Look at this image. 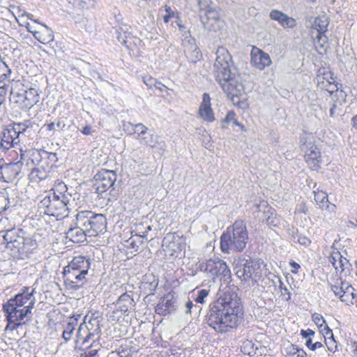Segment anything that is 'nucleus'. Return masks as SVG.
Here are the masks:
<instances>
[{
  "label": "nucleus",
  "instance_id": "f257e3e1",
  "mask_svg": "<svg viewBox=\"0 0 357 357\" xmlns=\"http://www.w3.org/2000/svg\"><path fill=\"white\" fill-rule=\"evenodd\" d=\"M214 74L216 81L231 100L234 105L244 109L247 107L245 87L242 77L234 66L228 50L219 47L215 52Z\"/></svg>",
  "mask_w": 357,
  "mask_h": 357
},
{
  "label": "nucleus",
  "instance_id": "f03ea898",
  "mask_svg": "<svg viewBox=\"0 0 357 357\" xmlns=\"http://www.w3.org/2000/svg\"><path fill=\"white\" fill-rule=\"evenodd\" d=\"M243 316V306L237 294L225 292L210 304L206 321L216 332L226 333L236 327Z\"/></svg>",
  "mask_w": 357,
  "mask_h": 357
},
{
  "label": "nucleus",
  "instance_id": "7ed1b4c3",
  "mask_svg": "<svg viewBox=\"0 0 357 357\" xmlns=\"http://www.w3.org/2000/svg\"><path fill=\"white\" fill-rule=\"evenodd\" d=\"M33 293L34 289L25 287L22 292L3 304V310L8 321L6 328L15 330L31 319L32 309L36 303Z\"/></svg>",
  "mask_w": 357,
  "mask_h": 357
},
{
  "label": "nucleus",
  "instance_id": "20e7f679",
  "mask_svg": "<svg viewBox=\"0 0 357 357\" xmlns=\"http://www.w3.org/2000/svg\"><path fill=\"white\" fill-rule=\"evenodd\" d=\"M248 241V233L246 224L244 221L238 220L221 236L220 248L225 253H229L231 250L242 252Z\"/></svg>",
  "mask_w": 357,
  "mask_h": 357
},
{
  "label": "nucleus",
  "instance_id": "39448f33",
  "mask_svg": "<svg viewBox=\"0 0 357 357\" xmlns=\"http://www.w3.org/2000/svg\"><path fill=\"white\" fill-rule=\"evenodd\" d=\"M70 200L71 195L66 192H50L40 202L38 207L44 214L61 219L68 215Z\"/></svg>",
  "mask_w": 357,
  "mask_h": 357
},
{
  "label": "nucleus",
  "instance_id": "423d86ee",
  "mask_svg": "<svg viewBox=\"0 0 357 357\" xmlns=\"http://www.w3.org/2000/svg\"><path fill=\"white\" fill-rule=\"evenodd\" d=\"M76 225L83 227L89 236H97L105 232L107 218L101 213L81 211L76 215Z\"/></svg>",
  "mask_w": 357,
  "mask_h": 357
},
{
  "label": "nucleus",
  "instance_id": "0eeeda50",
  "mask_svg": "<svg viewBox=\"0 0 357 357\" xmlns=\"http://www.w3.org/2000/svg\"><path fill=\"white\" fill-rule=\"evenodd\" d=\"M199 13L201 21L206 29L218 31L223 26L220 18L219 8L212 0H198Z\"/></svg>",
  "mask_w": 357,
  "mask_h": 357
},
{
  "label": "nucleus",
  "instance_id": "6e6552de",
  "mask_svg": "<svg viewBox=\"0 0 357 357\" xmlns=\"http://www.w3.org/2000/svg\"><path fill=\"white\" fill-rule=\"evenodd\" d=\"M301 147L305 153V160L312 170H317L321 165V155L319 149L314 144V138L312 133L305 132L301 136Z\"/></svg>",
  "mask_w": 357,
  "mask_h": 357
},
{
  "label": "nucleus",
  "instance_id": "1a4fd4ad",
  "mask_svg": "<svg viewBox=\"0 0 357 357\" xmlns=\"http://www.w3.org/2000/svg\"><path fill=\"white\" fill-rule=\"evenodd\" d=\"M10 93V100L22 110H29L39 101L38 90L33 88L28 90L22 89L17 91L12 89Z\"/></svg>",
  "mask_w": 357,
  "mask_h": 357
},
{
  "label": "nucleus",
  "instance_id": "9d476101",
  "mask_svg": "<svg viewBox=\"0 0 357 357\" xmlns=\"http://www.w3.org/2000/svg\"><path fill=\"white\" fill-rule=\"evenodd\" d=\"M100 333V324L98 318L91 317L86 321V317H85L84 321L79 326L77 337L78 340H82V344L84 345L90 340L93 341L95 339H99Z\"/></svg>",
  "mask_w": 357,
  "mask_h": 357
},
{
  "label": "nucleus",
  "instance_id": "9b49d317",
  "mask_svg": "<svg viewBox=\"0 0 357 357\" xmlns=\"http://www.w3.org/2000/svg\"><path fill=\"white\" fill-rule=\"evenodd\" d=\"M236 275L245 282L253 285L261 277L259 264L257 261L245 260L235 267Z\"/></svg>",
  "mask_w": 357,
  "mask_h": 357
},
{
  "label": "nucleus",
  "instance_id": "f8f14e48",
  "mask_svg": "<svg viewBox=\"0 0 357 357\" xmlns=\"http://www.w3.org/2000/svg\"><path fill=\"white\" fill-rule=\"evenodd\" d=\"M208 276L215 280L220 278V280L227 281L230 278L231 272L227 264L218 258L210 259L202 266Z\"/></svg>",
  "mask_w": 357,
  "mask_h": 357
},
{
  "label": "nucleus",
  "instance_id": "ddd939ff",
  "mask_svg": "<svg viewBox=\"0 0 357 357\" xmlns=\"http://www.w3.org/2000/svg\"><path fill=\"white\" fill-rule=\"evenodd\" d=\"M331 290L335 296L347 305H353L356 294L354 289L348 282L337 279L335 284L331 285Z\"/></svg>",
  "mask_w": 357,
  "mask_h": 357
},
{
  "label": "nucleus",
  "instance_id": "4468645a",
  "mask_svg": "<svg viewBox=\"0 0 357 357\" xmlns=\"http://www.w3.org/2000/svg\"><path fill=\"white\" fill-rule=\"evenodd\" d=\"M329 74L324 73L322 76H318V86L330 93L331 100H335V102H340V105H342L345 102L346 94L343 91L338 90L337 86L334 84L335 81L331 82L328 80Z\"/></svg>",
  "mask_w": 357,
  "mask_h": 357
},
{
  "label": "nucleus",
  "instance_id": "2eb2a0df",
  "mask_svg": "<svg viewBox=\"0 0 357 357\" xmlns=\"http://www.w3.org/2000/svg\"><path fill=\"white\" fill-rule=\"evenodd\" d=\"M96 191L102 194L112 188L116 181V174L114 171L102 169L94 176Z\"/></svg>",
  "mask_w": 357,
  "mask_h": 357
},
{
  "label": "nucleus",
  "instance_id": "dca6fc26",
  "mask_svg": "<svg viewBox=\"0 0 357 357\" xmlns=\"http://www.w3.org/2000/svg\"><path fill=\"white\" fill-rule=\"evenodd\" d=\"M57 161L58 157L56 153L48 152L43 149L32 150L29 152L27 165H29L30 163L38 164V162H41L45 164L47 167H49V163L52 167L55 165Z\"/></svg>",
  "mask_w": 357,
  "mask_h": 357
},
{
  "label": "nucleus",
  "instance_id": "f3484780",
  "mask_svg": "<svg viewBox=\"0 0 357 357\" xmlns=\"http://www.w3.org/2000/svg\"><path fill=\"white\" fill-rule=\"evenodd\" d=\"M24 154H21V160L16 162L5 163L0 166V179L4 182L10 183L19 175L22 170Z\"/></svg>",
  "mask_w": 357,
  "mask_h": 357
},
{
  "label": "nucleus",
  "instance_id": "a211bd4d",
  "mask_svg": "<svg viewBox=\"0 0 357 357\" xmlns=\"http://www.w3.org/2000/svg\"><path fill=\"white\" fill-rule=\"evenodd\" d=\"M314 201L318 207L322 211H325L326 214L325 216H328V219L332 220L335 217L336 214V206L334 204H331L328 202V195L326 192L318 190L314 192Z\"/></svg>",
  "mask_w": 357,
  "mask_h": 357
},
{
  "label": "nucleus",
  "instance_id": "6ab92c4d",
  "mask_svg": "<svg viewBox=\"0 0 357 357\" xmlns=\"http://www.w3.org/2000/svg\"><path fill=\"white\" fill-rule=\"evenodd\" d=\"M250 56L252 65L260 70L269 66L272 63L269 54L257 47H252Z\"/></svg>",
  "mask_w": 357,
  "mask_h": 357
},
{
  "label": "nucleus",
  "instance_id": "aec40b11",
  "mask_svg": "<svg viewBox=\"0 0 357 357\" xmlns=\"http://www.w3.org/2000/svg\"><path fill=\"white\" fill-rule=\"evenodd\" d=\"M182 45L183 52L190 62H195L202 57V54L197 48L194 38L190 36H185Z\"/></svg>",
  "mask_w": 357,
  "mask_h": 357
},
{
  "label": "nucleus",
  "instance_id": "412c9836",
  "mask_svg": "<svg viewBox=\"0 0 357 357\" xmlns=\"http://www.w3.org/2000/svg\"><path fill=\"white\" fill-rule=\"evenodd\" d=\"M199 116L206 121L212 122L215 120L208 93H204L202 96V101L199 109Z\"/></svg>",
  "mask_w": 357,
  "mask_h": 357
},
{
  "label": "nucleus",
  "instance_id": "4be33fe9",
  "mask_svg": "<svg viewBox=\"0 0 357 357\" xmlns=\"http://www.w3.org/2000/svg\"><path fill=\"white\" fill-rule=\"evenodd\" d=\"M19 142V136L13 128L4 129L1 134L0 146L5 150L13 147Z\"/></svg>",
  "mask_w": 357,
  "mask_h": 357
},
{
  "label": "nucleus",
  "instance_id": "5701e85b",
  "mask_svg": "<svg viewBox=\"0 0 357 357\" xmlns=\"http://www.w3.org/2000/svg\"><path fill=\"white\" fill-rule=\"evenodd\" d=\"M87 275L81 273L76 275H66L63 277L64 284L69 289L78 290L88 282Z\"/></svg>",
  "mask_w": 357,
  "mask_h": 357
},
{
  "label": "nucleus",
  "instance_id": "b1692460",
  "mask_svg": "<svg viewBox=\"0 0 357 357\" xmlns=\"http://www.w3.org/2000/svg\"><path fill=\"white\" fill-rule=\"evenodd\" d=\"M91 260L86 256L79 255L75 257L68 264L70 268H73L81 273L89 275V270L91 267Z\"/></svg>",
  "mask_w": 357,
  "mask_h": 357
},
{
  "label": "nucleus",
  "instance_id": "393cba45",
  "mask_svg": "<svg viewBox=\"0 0 357 357\" xmlns=\"http://www.w3.org/2000/svg\"><path fill=\"white\" fill-rule=\"evenodd\" d=\"M34 167L29 174V179L33 182H39L46 179L50 175V167H45L44 164L38 162V164H32Z\"/></svg>",
  "mask_w": 357,
  "mask_h": 357
},
{
  "label": "nucleus",
  "instance_id": "a878e982",
  "mask_svg": "<svg viewBox=\"0 0 357 357\" xmlns=\"http://www.w3.org/2000/svg\"><path fill=\"white\" fill-rule=\"evenodd\" d=\"M270 18L278 22L284 28H294L296 25V20L278 10H273L270 13Z\"/></svg>",
  "mask_w": 357,
  "mask_h": 357
},
{
  "label": "nucleus",
  "instance_id": "bb28decb",
  "mask_svg": "<svg viewBox=\"0 0 357 357\" xmlns=\"http://www.w3.org/2000/svg\"><path fill=\"white\" fill-rule=\"evenodd\" d=\"M329 21L328 17L325 15L318 16L315 18L313 23V29L318 32V40H323L324 43L326 41V36L325 32L328 30Z\"/></svg>",
  "mask_w": 357,
  "mask_h": 357
},
{
  "label": "nucleus",
  "instance_id": "cd10ccee",
  "mask_svg": "<svg viewBox=\"0 0 357 357\" xmlns=\"http://www.w3.org/2000/svg\"><path fill=\"white\" fill-rule=\"evenodd\" d=\"M66 238L73 243H79L86 241L88 233L83 227L76 225V227L70 228L66 234Z\"/></svg>",
  "mask_w": 357,
  "mask_h": 357
},
{
  "label": "nucleus",
  "instance_id": "c85d7f7f",
  "mask_svg": "<svg viewBox=\"0 0 357 357\" xmlns=\"http://www.w3.org/2000/svg\"><path fill=\"white\" fill-rule=\"evenodd\" d=\"M34 38L40 43L49 44L54 40V33L47 25L40 24L38 31H34Z\"/></svg>",
  "mask_w": 357,
  "mask_h": 357
},
{
  "label": "nucleus",
  "instance_id": "c756f323",
  "mask_svg": "<svg viewBox=\"0 0 357 357\" xmlns=\"http://www.w3.org/2000/svg\"><path fill=\"white\" fill-rule=\"evenodd\" d=\"M37 127L38 125L34 121L28 119L21 123H14L12 128L16 131V133L19 136L20 134L23 133L31 135V131H34Z\"/></svg>",
  "mask_w": 357,
  "mask_h": 357
},
{
  "label": "nucleus",
  "instance_id": "7c9ffc66",
  "mask_svg": "<svg viewBox=\"0 0 357 357\" xmlns=\"http://www.w3.org/2000/svg\"><path fill=\"white\" fill-rule=\"evenodd\" d=\"M132 294V291L126 292L119 297L116 303L119 305L121 312H126L135 306V301Z\"/></svg>",
  "mask_w": 357,
  "mask_h": 357
},
{
  "label": "nucleus",
  "instance_id": "2f4dec72",
  "mask_svg": "<svg viewBox=\"0 0 357 357\" xmlns=\"http://www.w3.org/2000/svg\"><path fill=\"white\" fill-rule=\"evenodd\" d=\"M79 317L80 315L77 314L76 316L74 315L72 317L69 318L68 322L66 325L62 333V337L64 340L65 342H67L71 339L75 326L78 324V318Z\"/></svg>",
  "mask_w": 357,
  "mask_h": 357
},
{
  "label": "nucleus",
  "instance_id": "473e14b6",
  "mask_svg": "<svg viewBox=\"0 0 357 357\" xmlns=\"http://www.w3.org/2000/svg\"><path fill=\"white\" fill-rule=\"evenodd\" d=\"M100 349V344L96 340H93V342L90 345L86 346L85 349H78L77 353L80 351L79 356L81 357H97Z\"/></svg>",
  "mask_w": 357,
  "mask_h": 357
},
{
  "label": "nucleus",
  "instance_id": "72a5a7b5",
  "mask_svg": "<svg viewBox=\"0 0 357 357\" xmlns=\"http://www.w3.org/2000/svg\"><path fill=\"white\" fill-rule=\"evenodd\" d=\"M115 33L117 40L123 45L128 47L127 43H128L129 39H131L132 38L131 33L129 31V28L126 25L119 26L116 29Z\"/></svg>",
  "mask_w": 357,
  "mask_h": 357
},
{
  "label": "nucleus",
  "instance_id": "f704fd0d",
  "mask_svg": "<svg viewBox=\"0 0 357 357\" xmlns=\"http://www.w3.org/2000/svg\"><path fill=\"white\" fill-rule=\"evenodd\" d=\"M158 284V280L153 274L145 275L143 278L142 285L145 289L150 292L153 291Z\"/></svg>",
  "mask_w": 357,
  "mask_h": 357
},
{
  "label": "nucleus",
  "instance_id": "c9c22d12",
  "mask_svg": "<svg viewBox=\"0 0 357 357\" xmlns=\"http://www.w3.org/2000/svg\"><path fill=\"white\" fill-rule=\"evenodd\" d=\"M333 266L336 272L344 273V275H347L349 272L351 264L347 258L342 256L341 259H337L336 262H333Z\"/></svg>",
  "mask_w": 357,
  "mask_h": 357
},
{
  "label": "nucleus",
  "instance_id": "e433bc0d",
  "mask_svg": "<svg viewBox=\"0 0 357 357\" xmlns=\"http://www.w3.org/2000/svg\"><path fill=\"white\" fill-rule=\"evenodd\" d=\"M158 135L153 132H147L140 138V143L151 147H155L158 143Z\"/></svg>",
  "mask_w": 357,
  "mask_h": 357
},
{
  "label": "nucleus",
  "instance_id": "4c0bfd02",
  "mask_svg": "<svg viewBox=\"0 0 357 357\" xmlns=\"http://www.w3.org/2000/svg\"><path fill=\"white\" fill-rule=\"evenodd\" d=\"M24 241L25 239L24 237H17L16 240L13 242L8 243V245H6L7 248L9 249H16L17 252H24Z\"/></svg>",
  "mask_w": 357,
  "mask_h": 357
},
{
  "label": "nucleus",
  "instance_id": "58836bf2",
  "mask_svg": "<svg viewBox=\"0 0 357 357\" xmlns=\"http://www.w3.org/2000/svg\"><path fill=\"white\" fill-rule=\"evenodd\" d=\"M232 123L233 124L237 126H242L238 121L236 119V114L233 111H229L225 118V119L222 121V128H225L227 127L226 124H229Z\"/></svg>",
  "mask_w": 357,
  "mask_h": 357
},
{
  "label": "nucleus",
  "instance_id": "ea45409f",
  "mask_svg": "<svg viewBox=\"0 0 357 357\" xmlns=\"http://www.w3.org/2000/svg\"><path fill=\"white\" fill-rule=\"evenodd\" d=\"M306 352L295 345H291L287 351V357H306Z\"/></svg>",
  "mask_w": 357,
  "mask_h": 357
},
{
  "label": "nucleus",
  "instance_id": "a19ab883",
  "mask_svg": "<svg viewBox=\"0 0 357 357\" xmlns=\"http://www.w3.org/2000/svg\"><path fill=\"white\" fill-rule=\"evenodd\" d=\"M190 239L188 236L180 237V252L183 250V257L185 258L187 255H189L190 250Z\"/></svg>",
  "mask_w": 357,
  "mask_h": 357
},
{
  "label": "nucleus",
  "instance_id": "79ce46f5",
  "mask_svg": "<svg viewBox=\"0 0 357 357\" xmlns=\"http://www.w3.org/2000/svg\"><path fill=\"white\" fill-rule=\"evenodd\" d=\"M17 237H20L17 234V231L15 229H8L5 231V234L3 236L4 241L6 243L7 245L8 243L13 242L16 240Z\"/></svg>",
  "mask_w": 357,
  "mask_h": 357
},
{
  "label": "nucleus",
  "instance_id": "37998d69",
  "mask_svg": "<svg viewBox=\"0 0 357 357\" xmlns=\"http://www.w3.org/2000/svg\"><path fill=\"white\" fill-rule=\"evenodd\" d=\"M241 351L248 356H252L254 353L253 344L251 341L245 340L241 346Z\"/></svg>",
  "mask_w": 357,
  "mask_h": 357
},
{
  "label": "nucleus",
  "instance_id": "c03bdc74",
  "mask_svg": "<svg viewBox=\"0 0 357 357\" xmlns=\"http://www.w3.org/2000/svg\"><path fill=\"white\" fill-rule=\"evenodd\" d=\"M128 124L132 127L133 132L138 133L139 135H142V137L147 133V128L142 123H137L133 125L130 123H128Z\"/></svg>",
  "mask_w": 357,
  "mask_h": 357
},
{
  "label": "nucleus",
  "instance_id": "a18cd8bd",
  "mask_svg": "<svg viewBox=\"0 0 357 357\" xmlns=\"http://www.w3.org/2000/svg\"><path fill=\"white\" fill-rule=\"evenodd\" d=\"M279 282V288L281 291V295L284 297L287 301L291 299V294L289 289L284 286L283 282L281 281L280 278H278Z\"/></svg>",
  "mask_w": 357,
  "mask_h": 357
},
{
  "label": "nucleus",
  "instance_id": "49530a36",
  "mask_svg": "<svg viewBox=\"0 0 357 357\" xmlns=\"http://www.w3.org/2000/svg\"><path fill=\"white\" fill-rule=\"evenodd\" d=\"M312 320L319 328H321L325 325L326 321L320 314L314 313L312 315Z\"/></svg>",
  "mask_w": 357,
  "mask_h": 357
},
{
  "label": "nucleus",
  "instance_id": "de8ad7c7",
  "mask_svg": "<svg viewBox=\"0 0 357 357\" xmlns=\"http://www.w3.org/2000/svg\"><path fill=\"white\" fill-rule=\"evenodd\" d=\"M209 291L206 289H202L198 291L197 296L195 298V301L198 303L203 304L204 299L208 296Z\"/></svg>",
  "mask_w": 357,
  "mask_h": 357
},
{
  "label": "nucleus",
  "instance_id": "09e8293b",
  "mask_svg": "<svg viewBox=\"0 0 357 357\" xmlns=\"http://www.w3.org/2000/svg\"><path fill=\"white\" fill-rule=\"evenodd\" d=\"M92 4L93 0H80L77 5V8L80 10L88 9Z\"/></svg>",
  "mask_w": 357,
  "mask_h": 357
},
{
  "label": "nucleus",
  "instance_id": "8fccbe9b",
  "mask_svg": "<svg viewBox=\"0 0 357 357\" xmlns=\"http://www.w3.org/2000/svg\"><path fill=\"white\" fill-rule=\"evenodd\" d=\"M326 345L329 351L333 352L336 351L337 347L334 337L333 338H328V340H326Z\"/></svg>",
  "mask_w": 357,
  "mask_h": 357
},
{
  "label": "nucleus",
  "instance_id": "3c124183",
  "mask_svg": "<svg viewBox=\"0 0 357 357\" xmlns=\"http://www.w3.org/2000/svg\"><path fill=\"white\" fill-rule=\"evenodd\" d=\"M144 83L149 87L151 88L154 86V85L156 83L157 79L151 77V76H146L143 78Z\"/></svg>",
  "mask_w": 357,
  "mask_h": 357
},
{
  "label": "nucleus",
  "instance_id": "603ef678",
  "mask_svg": "<svg viewBox=\"0 0 357 357\" xmlns=\"http://www.w3.org/2000/svg\"><path fill=\"white\" fill-rule=\"evenodd\" d=\"M79 271H76L75 269L73 268H70L69 266H66L64 267L63 274V277H66V275H79Z\"/></svg>",
  "mask_w": 357,
  "mask_h": 357
},
{
  "label": "nucleus",
  "instance_id": "864d4df0",
  "mask_svg": "<svg viewBox=\"0 0 357 357\" xmlns=\"http://www.w3.org/2000/svg\"><path fill=\"white\" fill-rule=\"evenodd\" d=\"M267 224L271 226L276 227L280 224V220L273 215L269 216L266 220Z\"/></svg>",
  "mask_w": 357,
  "mask_h": 357
},
{
  "label": "nucleus",
  "instance_id": "5fc2aeb1",
  "mask_svg": "<svg viewBox=\"0 0 357 357\" xmlns=\"http://www.w3.org/2000/svg\"><path fill=\"white\" fill-rule=\"evenodd\" d=\"M341 257H342V255L340 254V252H338V251L333 252L331 254L329 261L333 264V262H336L337 261V259H341Z\"/></svg>",
  "mask_w": 357,
  "mask_h": 357
},
{
  "label": "nucleus",
  "instance_id": "6e6d98bb",
  "mask_svg": "<svg viewBox=\"0 0 357 357\" xmlns=\"http://www.w3.org/2000/svg\"><path fill=\"white\" fill-rule=\"evenodd\" d=\"M195 307V308H197L199 310L201 309L199 306L194 305L192 301H188L185 303V313L190 314L191 312V309Z\"/></svg>",
  "mask_w": 357,
  "mask_h": 357
},
{
  "label": "nucleus",
  "instance_id": "4d7b16f0",
  "mask_svg": "<svg viewBox=\"0 0 357 357\" xmlns=\"http://www.w3.org/2000/svg\"><path fill=\"white\" fill-rule=\"evenodd\" d=\"M0 202L5 204L4 206L0 207V214H1L3 211H6L7 209V208L9 207L10 201H9L8 198L3 197L1 198Z\"/></svg>",
  "mask_w": 357,
  "mask_h": 357
},
{
  "label": "nucleus",
  "instance_id": "13d9d810",
  "mask_svg": "<svg viewBox=\"0 0 357 357\" xmlns=\"http://www.w3.org/2000/svg\"><path fill=\"white\" fill-rule=\"evenodd\" d=\"M289 266L291 268V271L293 273H297L298 271V269L301 268V266L299 265V264H298L297 262H296L294 261H290Z\"/></svg>",
  "mask_w": 357,
  "mask_h": 357
},
{
  "label": "nucleus",
  "instance_id": "bf43d9fd",
  "mask_svg": "<svg viewBox=\"0 0 357 357\" xmlns=\"http://www.w3.org/2000/svg\"><path fill=\"white\" fill-rule=\"evenodd\" d=\"M81 132L84 135H91L94 132V130L92 129L91 126L87 125L82 128Z\"/></svg>",
  "mask_w": 357,
  "mask_h": 357
},
{
  "label": "nucleus",
  "instance_id": "052dcab7",
  "mask_svg": "<svg viewBox=\"0 0 357 357\" xmlns=\"http://www.w3.org/2000/svg\"><path fill=\"white\" fill-rule=\"evenodd\" d=\"M301 335L303 337L307 338L314 335V332L311 329L301 330Z\"/></svg>",
  "mask_w": 357,
  "mask_h": 357
},
{
  "label": "nucleus",
  "instance_id": "680f3d73",
  "mask_svg": "<svg viewBox=\"0 0 357 357\" xmlns=\"http://www.w3.org/2000/svg\"><path fill=\"white\" fill-rule=\"evenodd\" d=\"M13 8H15V6H12ZM16 9L18 10L17 14L19 16H24L26 15L29 20H33V15L31 13H26L24 11H22L19 7H16Z\"/></svg>",
  "mask_w": 357,
  "mask_h": 357
},
{
  "label": "nucleus",
  "instance_id": "e2e57ef3",
  "mask_svg": "<svg viewBox=\"0 0 357 357\" xmlns=\"http://www.w3.org/2000/svg\"><path fill=\"white\" fill-rule=\"evenodd\" d=\"M333 101V105L330 109L329 114L331 117L335 116V110L337 108V105H340V102H335V100H332Z\"/></svg>",
  "mask_w": 357,
  "mask_h": 357
},
{
  "label": "nucleus",
  "instance_id": "0e129e2a",
  "mask_svg": "<svg viewBox=\"0 0 357 357\" xmlns=\"http://www.w3.org/2000/svg\"><path fill=\"white\" fill-rule=\"evenodd\" d=\"M323 328H324L322 329V331L324 332L325 335L330 336L328 338H333V334L332 330L330 329L329 327L326 324H325L324 326H323Z\"/></svg>",
  "mask_w": 357,
  "mask_h": 357
},
{
  "label": "nucleus",
  "instance_id": "69168bd1",
  "mask_svg": "<svg viewBox=\"0 0 357 357\" xmlns=\"http://www.w3.org/2000/svg\"><path fill=\"white\" fill-rule=\"evenodd\" d=\"M7 87H8V86H6V84L0 86V97L3 98L4 100H5V97L7 94Z\"/></svg>",
  "mask_w": 357,
  "mask_h": 357
},
{
  "label": "nucleus",
  "instance_id": "338daca9",
  "mask_svg": "<svg viewBox=\"0 0 357 357\" xmlns=\"http://www.w3.org/2000/svg\"><path fill=\"white\" fill-rule=\"evenodd\" d=\"M154 87L156 89H158L160 91H162L164 89H167V87L165 84H163L160 82H158V80L156 81V83L154 85Z\"/></svg>",
  "mask_w": 357,
  "mask_h": 357
},
{
  "label": "nucleus",
  "instance_id": "774afa93",
  "mask_svg": "<svg viewBox=\"0 0 357 357\" xmlns=\"http://www.w3.org/2000/svg\"><path fill=\"white\" fill-rule=\"evenodd\" d=\"M26 29H27L29 32H30V33H31L33 34V36H34V31H38V27L36 28L35 26L31 25L29 23H27Z\"/></svg>",
  "mask_w": 357,
  "mask_h": 357
}]
</instances>
